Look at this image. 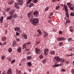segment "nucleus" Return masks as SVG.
Returning <instances> with one entry per match:
<instances>
[{
  "instance_id": "obj_32",
  "label": "nucleus",
  "mask_w": 74,
  "mask_h": 74,
  "mask_svg": "<svg viewBox=\"0 0 74 74\" xmlns=\"http://www.w3.org/2000/svg\"><path fill=\"white\" fill-rule=\"evenodd\" d=\"M31 13H30V12L28 13V14H27L29 18H30V17H31Z\"/></svg>"
},
{
  "instance_id": "obj_14",
  "label": "nucleus",
  "mask_w": 74,
  "mask_h": 74,
  "mask_svg": "<svg viewBox=\"0 0 74 74\" xmlns=\"http://www.w3.org/2000/svg\"><path fill=\"white\" fill-rule=\"evenodd\" d=\"M21 51H22V47H20L17 49V51L19 53H21Z\"/></svg>"
},
{
  "instance_id": "obj_18",
  "label": "nucleus",
  "mask_w": 74,
  "mask_h": 74,
  "mask_svg": "<svg viewBox=\"0 0 74 74\" xmlns=\"http://www.w3.org/2000/svg\"><path fill=\"white\" fill-rule=\"evenodd\" d=\"M37 32H38V33H39L40 36H41V35H42V32H41V30L40 29L37 30Z\"/></svg>"
},
{
  "instance_id": "obj_6",
  "label": "nucleus",
  "mask_w": 74,
  "mask_h": 74,
  "mask_svg": "<svg viewBox=\"0 0 74 74\" xmlns=\"http://www.w3.org/2000/svg\"><path fill=\"white\" fill-rule=\"evenodd\" d=\"M42 32L43 33H45V34H44V35L43 36V37H47L48 36L49 34L48 32L45 31H42Z\"/></svg>"
},
{
  "instance_id": "obj_13",
  "label": "nucleus",
  "mask_w": 74,
  "mask_h": 74,
  "mask_svg": "<svg viewBox=\"0 0 74 74\" xmlns=\"http://www.w3.org/2000/svg\"><path fill=\"white\" fill-rule=\"evenodd\" d=\"M12 18H13V16H12V15H10V16L7 17L6 19H7V20H11V19H12Z\"/></svg>"
},
{
  "instance_id": "obj_43",
  "label": "nucleus",
  "mask_w": 74,
  "mask_h": 74,
  "mask_svg": "<svg viewBox=\"0 0 74 74\" xmlns=\"http://www.w3.org/2000/svg\"><path fill=\"white\" fill-rule=\"evenodd\" d=\"M31 1H32V0H28L27 2V3L29 4V3H31Z\"/></svg>"
},
{
  "instance_id": "obj_44",
  "label": "nucleus",
  "mask_w": 74,
  "mask_h": 74,
  "mask_svg": "<svg viewBox=\"0 0 74 74\" xmlns=\"http://www.w3.org/2000/svg\"><path fill=\"white\" fill-rule=\"evenodd\" d=\"M65 62L66 64H69V63H70V62L69 61H65Z\"/></svg>"
},
{
  "instance_id": "obj_55",
  "label": "nucleus",
  "mask_w": 74,
  "mask_h": 74,
  "mask_svg": "<svg viewBox=\"0 0 74 74\" xmlns=\"http://www.w3.org/2000/svg\"><path fill=\"white\" fill-rule=\"evenodd\" d=\"M71 72L73 73V74H74V69H72L71 70Z\"/></svg>"
},
{
  "instance_id": "obj_3",
  "label": "nucleus",
  "mask_w": 74,
  "mask_h": 74,
  "mask_svg": "<svg viewBox=\"0 0 74 74\" xmlns=\"http://www.w3.org/2000/svg\"><path fill=\"white\" fill-rule=\"evenodd\" d=\"M33 15L34 16V17H38L39 15L38 12L37 11H35L34 12Z\"/></svg>"
},
{
  "instance_id": "obj_39",
  "label": "nucleus",
  "mask_w": 74,
  "mask_h": 74,
  "mask_svg": "<svg viewBox=\"0 0 74 74\" xmlns=\"http://www.w3.org/2000/svg\"><path fill=\"white\" fill-rule=\"evenodd\" d=\"M33 1L34 3H37V2H38V0H33Z\"/></svg>"
},
{
  "instance_id": "obj_51",
  "label": "nucleus",
  "mask_w": 74,
  "mask_h": 74,
  "mask_svg": "<svg viewBox=\"0 0 74 74\" xmlns=\"http://www.w3.org/2000/svg\"><path fill=\"white\" fill-rule=\"evenodd\" d=\"M71 4V3H70V2L68 3H67V5H70V4Z\"/></svg>"
},
{
  "instance_id": "obj_27",
  "label": "nucleus",
  "mask_w": 74,
  "mask_h": 74,
  "mask_svg": "<svg viewBox=\"0 0 74 74\" xmlns=\"http://www.w3.org/2000/svg\"><path fill=\"white\" fill-rule=\"evenodd\" d=\"M28 66H31L32 65V63L30 62H29L27 63Z\"/></svg>"
},
{
  "instance_id": "obj_4",
  "label": "nucleus",
  "mask_w": 74,
  "mask_h": 74,
  "mask_svg": "<svg viewBox=\"0 0 74 74\" xmlns=\"http://www.w3.org/2000/svg\"><path fill=\"white\" fill-rule=\"evenodd\" d=\"M35 50L36 53V54H39L40 53H41V50H40V49H38L37 48H36L35 49Z\"/></svg>"
},
{
  "instance_id": "obj_40",
  "label": "nucleus",
  "mask_w": 74,
  "mask_h": 74,
  "mask_svg": "<svg viewBox=\"0 0 74 74\" xmlns=\"http://www.w3.org/2000/svg\"><path fill=\"white\" fill-rule=\"evenodd\" d=\"M49 9V7H47L45 9V10L46 11H47Z\"/></svg>"
},
{
  "instance_id": "obj_23",
  "label": "nucleus",
  "mask_w": 74,
  "mask_h": 74,
  "mask_svg": "<svg viewBox=\"0 0 74 74\" xmlns=\"http://www.w3.org/2000/svg\"><path fill=\"white\" fill-rule=\"evenodd\" d=\"M14 12H15V11H14V10H12V11H10V12L9 13V14H10L11 15H12V14H14Z\"/></svg>"
},
{
  "instance_id": "obj_22",
  "label": "nucleus",
  "mask_w": 74,
  "mask_h": 74,
  "mask_svg": "<svg viewBox=\"0 0 74 74\" xmlns=\"http://www.w3.org/2000/svg\"><path fill=\"white\" fill-rule=\"evenodd\" d=\"M3 19H4V17H3V16H2L1 17L0 19V21L1 23H2V22H3Z\"/></svg>"
},
{
  "instance_id": "obj_8",
  "label": "nucleus",
  "mask_w": 74,
  "mask_h": 74,
  "mask_svg": "<svg viewBox=\"0 0 74 74\" xmlns=\"http://www.w3.org/2000/svg\"><path fill=\"white\" fill-rule=\"evenodd\" d=\"M48 49H45L44 51V53L45 55L47 56L48 55Z\"/></svg>"
},
{
  "instance_id": "obj_25",
  "label": "nucleus",
  "mask_w": 74,
  "mask_h": 74,
  "mask_svg": "<svg viewBox=\"0 0 74 74\" xmlns=\"http://www.w3.org/2000/svg\"><path fill=\"white\" fill-rule=\"evenodd\" d=\"M50 53L51 54V55H55V52L53 51H51Z\"/></svg>"
},
{
  "instance_id": "obj_21",
  "label": "nucleus",
  "mask_w": 74,
  "mask_h": 74,
  "mask_svg": "<svg viewBox=\"0 0 74 74\" xmlns=\"http://www.w3.org/2000/svg\"><path fill=\"white\" fill-rule=\"evenodd\" d=\"M17 73L16 74H21V70H17L16 71Z\"/></svg>"
},
{
  "instance_id": "obj_46",
  "label": "nucleus",
  "mask_w": 74,
  "mask_h": 74,
  "mask_svg": "<svg viewBox=\"0 0 74 74\" xmlns=\"http://www.w3.org/2000/svg\"><path fill=\"white\" fill-rule=\"evenodd\" d=\"M66 22L67 23H70V20L67 19V20H66Z\"/></svg>"
},
{
  "instance_id": "obj_10",
  "label": "nucleus",
  "mask_w": 74,
  "mask_h": 74,
  "mask_svg": "<svg viewBox=\"0 0 74 74\" xmlns=\"http://www.w3.org/2000/svg\"><path fill=\"white\" fill-rule=\"evenodd\" d=\"M13 44H12V47H15L16 45H18V44L15 41H14L13 42Z\"/></svg>"
},
{
  "instance_id": "obj_37",
  "label": "nucleus",
  "mask_w": 74,
  "mask_h": 74,
  "mask_svg": "<svg viewBox=\"0 0 74 74\" xmlns=\"http://www.w3.org/2000/svg\"><path fill=\"white\" fill-rule=\"evenodd\" d=\"M63 44V43L62 42H61L59 44V46H60V47L62 46Z\"/></svg>"
},
{
  "instance_id": "obj_59",
  "label": "nucleus",
  "mask_w": 74,
  "mask_h": 74,
  "mask_svg": "<svg viewBox=\"0 0 74 74\" xmlns=\"http://www.w3.org/2000/svg\"><path fill=\"white\" fill-rule=\"evenodd\" d=\"M46 74H49V71H48L46 72Z\"/></svg>"
},
{
  "instance_id": "obj_45",
  "label": "nucleus",
  "mask_w": 74,
  "mask_h": 74,
  "mask_svg": "<svg viewBox=\"0 0 74 74\" xmlns=\"http://www.w3.org/2000/svg\"><path fill=\"white\" fill-rule=\"evenodd\" d=\"M66 16L67 17H69V14H68V12H66Z\"/></svg>"
},
{
  "instance_id": "obj_29",
  "label": "nucleus",
  "mask_w": 74,
  "mask_h": 74,
  "mask_svg": "<svg viewBox=\"0 0 74 74\" xmlns=\"http://www.w3.org/2000/svg\"><path fill=\"white\" fill-rule=\"evenodd\" d=\"M27 59L30 60V59H32V57L31 56H28L27 57Z\"/></svg>"
},
{
  "instance_id": "obj_42",
  "label": "nucleus",
  "mask_w": 74,
  "mask_h": 74,
  "mask_svg": "<svg viewBox=\"0 0 74 74\" xmlns=\"http://www.w3.org/2000/svg\"><path fill=\"white\" fill-rule=\"evenodd\" d=\"M16 36H19V33L18 32V31H17L16 33Z\"/></svg>"
},
{
  "instance_id": "obj_48",
  "label": "nucleus",
  "mask_w": 74,
  "mask_h": 74,
  "mask_svg": "<svg viewBox=\"0 0 74 74\" xmlns=\"http://www.w3.org/2000/svg\"><path fill=\"white\" fill-rule=\"evenodd\" d=\"M24 51H29V49H25Z\"/></svg>"
},
{
  "instance_id": "obj_15",
  "label": "nucleus",
  "mask_w": 74,
  "mask_h": 74,
  "mask_svg": "<svg viewBox=\"0 0 74 74\" xmlns=\"http://www.w3.org/2000/svg\"><path fill=\"white\" fill-rule=\"evenodd\" d=\"M1 40L2 41H6L7 40V38L5 36H3L1 37Z\"/></svg>"
},
{
  "instance_id": "obj_57",
  "label": "nucleus",
  "mask_w": 74,
  "mask_h": 74,
  "mask_svg": "<svg viewBox=\"0 0 74 74\" xmlns=\"http://www.w3.org/2000/svg\"><path fill=\"white\" fill-rule=\"evenodd\" d=\"M50 15H51V16H52V15H53V13L51 12L50 14Z\"/></svg>"
},
{
  "instance_id": "obj_49",
  "label": "nucleus",
  "mask_w": 74,
  "mask_h": 74,
  "mask_svg": "<svg viewBox=\"0 0 74 74\" xmlns=\"http://www.w3.org/2000/svg\"><path fill=\"white\" fill-rule=\"evenodd\" d=\"M70 15L71 16H74V14L73 13H71Z\"/></svg>"
},
{
  "instance_id": "obj_47",
  "label": "nucleus",
  "mask_w": 74,
  "mask_h": 74,
  "mask_svg": "<svg viewBox=\"0 0 74 74\" xmlns=\"http://www.w3.org/2000/svg\"><path fill=\"white\" fill-rule=\"evenodd\" d=\"M10 8L7 9V11H8V12H9V11H10Z\"/></svg>"
},
{
  "instance_id": "obj_60",
  "label": "nucleus",
  "mask_w": 74,
  "mask_h": 74,
  "mask_svg": "<svg viewBox=\"0 0 74 74\" xmlns=\"http://www.w3.org/2000/svg\"><path fill=\"white\" fill-rule=\"evenodd\" d=\"M70 31L71 32H73V29H70Z\"/></svg>"
},
{
  "instance_id": "obj_64",
  "label": "nucleus",
  "mask_w": 74,
  "mask_h": 74,
  "mask_svg": "<svg viewBox=\"0 0 74 74\" xmlns=\"http://www.w3.org/2000/svg\"><path fill=\"white\" fill-rule=\"evenodd\" d=\"M72 6H73V4H71L69 6V7H71Z\"/></svg>"
},
{
  "instance_id": "obj_31",
  "label": "nucleus",
  "mask_w": 74,
  "mask_h": 74,
  "mask_svg": "<svg viewBox=\"0 0 74 74\" xmlns=\"http://www.w3.org/2000/svg\"><path fill=\"white\" fill-rule=\"evenodd\" d=\"M9 52L11 53L12 52V49L11 48H9L8 50Z\"/></svg>"
},
{
  "instance_id": "obj_54",
  "label": "nucleus",
  "mask_w": 74,
  "mask_h": 74,
  "mask_svg": "<svg viewBox=\"0 0 74 74\" xmlns=\"http://www.w3.org/2000/svg\"><path fill=\"white\" fill-rule=\"evenodd\" d=\"M68 56H73V54L68 55Z\"/></svg>"
},
{
  "instance_id": "obj_20",
  "label": "nucleus",
  "mask_w": 74,
  "mask_h": 74,
  "mask_svg": "<svg viewBox=\"0 0 74 74\" xmlns=\"http://www.w3.org/2000/svg\"><path fill=\"white\" fill-rule=\"evenodd\" d=\"M59 64H57L55 63L54 65L53 66V67H59Z\"/></svg>"
},
{
  "instance_id": "obj_52",
  "label": "nucleus",
  "mask_w": 74,
  "mask_h": 74,
  "mask_svg": "<svg viewBox=\"0 0 74 74\" xmlns=\"http://www.w3.org/2000/svg\"><path fill=\"white\" fill-rule=\"evenodd\" d=\"M16 41H17V42H19V41H20V39L19 38H17L16 39Z\"/></svg>"
},
{
  "instance_id": "obj_36",
  "label": "nucleus",
  "mask_w": 74,
  "mask_h": 74,
  "mask_svg": "<svg viewBox=\"0 0 74 74\" xmlns=\"http://www.w3.org/2000/svg\"><path fill=\"white\" fill-rule=\"evenodd\" d=\"M15 60L14 59L11 62V64H13L14 63H15Z\"/></svg>"
},
{
  "instance_id": "obj_11",
  "label": "nucleus",
  "mask_w": 74,
  "mask_h": 74,
  "mask_svg": "<svg viewBox=\"0 0 74 74\" xmlns=\"http://www.w3.org/2000/svg\"><path fill=\"white\" fill-rule=\"evenodd\" d=\"M7 74H12V71H11V69H10L7 72Z\"/></svg>"
},
{
  "instance_id": "obj_62",
  "label": "nucleus",
  "mask_w": 74,
  "mask_h": 74,
  "mask_svg": "<svg viewBox=\"0 0 74 74\" xmlns=\"http://www.w3.org/2000/svg\"><path fill=\"white\" fill-rule=\"evenodd\" d=\"M40 42L38 41L37 43V44H40Z\"/></svg>"
},
{
  "instance_id": "obj_12",
  "label": "nucleus",
  "mask_w": 74,
  "mask_h": 74,
  "mask_svg": "<svg viewBox=\"0 0 74 74\" xmlns=\"http://www.w3.org/2000/svg\"><path fill=\"white\" fill-rule=\"evenodd\" d=\"M14 7L16 8L17 9H19V6H18V3H14Z\"/></svg>"
},
{
  "instance_id": "obj_41",
  "label": "nucleus",
  "mask_w": 74,
  "mask_h": 74,
  "mask_svg": "<svg viewBox=\"0 0 74 74\" xmlns=\"http://www.w3.org/2000/svg\"><path fill=\"white\" fill-rule=\"evenodd\" d=\"M7 60H9V61L10 62V61H11V59L10 58H7Z\"/></svg>"
},
{
  "instance_id": "obj_24",
  "label": "nucleus",
  "mask_w": 74,
  "mask_h": 74,
  "mask_svg": "<svg viewBox=\"0 0 74 74\" xmlns=\"http://www.w3.org/2000/svg\"><path fill=\"white\" fill-rule=\"evenodd\" d=\"M46 61L47 60L46 59H44L42 60V62L44 64H45V63Z\"/></svg>"
},
{
  "instance_id": "obj_28",
  "label": "nucleus",
  "mask_w": 74,
  "mask_h": 74,
  "mask_svg": "<svg viewBox=\"0 0 74 74\" xmlns=\"http://www.w3.org/2000/svg\"><path fill=\"white\" fill-rule=\"evenodd\" d=\"M34 5V4H33V3H30V4H29V8H31V7H32V6H33Z\"/></svg>"
},
{
  "instance_id": "obj_33",
  "label": "nucleus",
  "mask_w": 74,
  "mask_h": 74,
  "mask_svg": "<svg viewBox=\"0 0 74 74\" xmlns=\"http://www.w3.org/2000/svg\"><path fill=\"white\" fill-rule=\"evenodd\" d=\"M69 8H70V10H74V8L73 7H70V6H69Z\"/></svg>"
},
{
  "instance_id": "obj_16",
  "label": "nucleus",
  "mask_w": 74,
  "mask_h": 74,
  "mask_svg": "<svg viewBox=\"0 0 74 74\" xmlns=\"http://www.w3.org/2000/svg\"><path fill=\"white\" fill-rule=\"evenodd\" d=\"M15 31H20V28L19 27H15L14 28Z\"/></svg>"
},
{
  "instance_id": "obj_34",
  "label": "nucleus",
  "mask_w": 74,
  "mask_h": 74,
  "mask_svg": "<svg viewBox=\"0 0 74 74\" xmlns=\"http://www.w3.org/2000/svg\"><path fill=\"white\" fill-rule=\"evenodd\" d=\"M39 58L40 59H43L44 58V56H43L41 55L39 56Z\"/></svg>"
},
{
  "instance_id": "obj_1",
  "label": "nucleus",
  "mask_w": 74,
  "mask_h": 74,
  "mask_svg": "<svg viewBox=\"0 0 74 74\" xmlns=\"http://www.w3.org/2000/svg\"><path fill=\"white\" fill-rule=\"evenodd\" d=\"M30 21L32 23L34 26H36L37 23H38L39 21L38 18H34L33 16L31 15V17Z\"/></svg>"
},
{
  "instance_id": "obj_9",
  "label": "nucleus",
  "mask_w": 74,
  "mask_h": 74,
  "mask_svg": "<svg viewBox=\"0 0 74 74\" xmlns=\"http://www.w3.org/2000/svg\"><path fill=\"white\" fill-rule=\"evenodd\" d=\"M58 40V41H61L62 40H65V39L64 38H62L61 37L58 38H57Z\"/></svg>"
},
{
  "instance_id": "obj_7",
  "label": "nucleus",
  "mask_w": 74,
  "mask_h": 74,
  "mask_svg": "<svg viewBox=\"0 0 74 74\" xmlns=\"http://www.w3.org/2000/svg\"><path fill=\"white\" fill-rule=\"evenodd\" d=\"M23 0H18V5H23Z\"/></svg>"
},
{
  "instance_id": "obj_58",
  "label": "nucleus",
  "mask_w": 74,
  "mask_h": 74,
  "mask_svg": "<svg viewBox=\"0 0 74 74\" xmlns=\"http://www.w3.org/2000/svg\"><path fill=\"white\" fill-rule=\"evenodd\" d=\"M61 71H65V69H61Z\"/></svg>"
},
{
  "instance_id": "obj_35",
  "label": "nucleus",
  "mask_w": 74,
  "mask_h": 74,
  "mask_svg": "<svg viewBox=\"0 0 74 74\" xmlns=\"http://www.w3.org/2000/svg\"><path fill=\"white\" fill-rule=\"evenodd\" d=\"M72 38H69L68 39V41L69 42L70 41H72Z\"/></svg>"
},
{
  "instance_id": "obj_38",
  "label": "nucleus",
  "mask_w": 74,
  "mask_h": 74,
  "mask_svg": "<svg viewBox=\"0 0 74 74\" xmlns=\"http://www.w3.org/2000/svg\"><path fill=\"white\" fill-rule=\"evenodd\" d=\"M5 58V56H2L1 57V59H2V60H4Z\"/></svg>"
},
{
  "instance_id": "obj_61",
  "label": "nucleus",
  "mask_w": 74,
  "mask_h": 74,
  "mask_svg": "<svg viewBox=\"0 0 74 74\" xmlns=\"http://www.w3.org/2000/svg\"><path fill=\"white\" fill-rule=\"evenodd\" d=\"M6 44H7V42H6V41L4 43V45H6Z\"/></svg>"
},
{
  "instance_id": "obj_56",
  "label": "nucleus",
  "mask_w": 74,
  "mask_h": 74,
  "mask_svg": "<svg viewBox=\"0 0 74 74\" xmlns=\"http://www.w3.org/2000/svg\"><path fill=\"white\" fill-rule=\"evenodd\" d=\"M59 33L60 34H62V32L61 31H60L59 32Z\"/></svg>"
},
{
  "instance_id": "obj_19",
  "label": "nucleus",
  "mask_w": 74,
  "mask_h": 74,
  "mask_svg": "<svg viewBox=\"0 0 74 74\" xmlns=\"http://www.w3.org/2000/svg\"><path fill=\"white\" fill-rule=\"evenodd\" d=\"M64 9L66 12H68V9H67V6L66 5L64 6Z\"/></svg>"
},
{
  "instance_id": "obj_2",
  "label": "nucleus",
  "mask_w": 74,
  "mask_h": 74,
  "mask_svg": "<svg viewBox=\"0 0 74 74\" xmlns=\"http://www.w3.org/2000/svg\"><path fill=\"white\" fill-rule=\"evenodd\" d=\"M54 59L55 60H56L58 62H62V63H63L64 62V60L63 59L60 58L59 57L56 56L55 57Z\"/></svg>"
},
{
  "instance_id": "obj_50",
  "label": "nucleus",
  "mask_w": 74,
  "mask_h": 74,
  "mask_svg": "<svg viewBox=\"0 0 74 74\" xmlns=\"http://www.w3.org/2000/svg\"><path fill=\"white\" fill-rule=\"evenodd\" d=\"M59 7H60L59 6H57L56 7V10H58V8H59Z\"/></svg>"
},
{
  "instance_id": "obj_63",
  "label": "nucleus",
  "mask_w": 74,
  "mask_h": 74,
  "mask_svg": "<svg viewBox=\"0 0 74 74\" xmlns=\"http://www.w3.org/2000/svg\"><path fill=\"white\" fill-rule=\"evenodd\" d=\"M48 22H49V23H51V20H49L48 21Z\"/></svg>"
},
{
  "instance_id": "obj_17",
  "label": "nucleus",
  "mask_w": 74,
  "mask_h": 74,
  "mask_svg": "<svg viewBox=\"0 0 74 74\" xmlns=\"http://www.w3.org/2000/svg\"><path fill=\"white\" fill-rule=\"evenodd\" d=\"M23 36L24 39H27V36L26 34H23Z\"/></svg>"
},
{
  "instance_id": "obj_26",
  "label": "nucleus",
  "mask_w": 74,
  "mask_h": 74,
  "mask_svg": "<svg viewBox=\"0 0 74 74\" xmlns=\"http://www.w3.org/2000/svg\"><path fill=\"white\" fill-rule=\"evenodd\" d=\"M13 17L14 19L18 17V15L16 14H14L13 15Z\"/></svg>"
},
{
  "instance_id": "obj_5",
  "label": "nucleus",
  "mask_w": 74,
  "mask_h": 74,
  "mask_svg": "<svg viewBox=\"0 0 74 74\" xmlns=\"http://www.w3.org/2000/svg\"><path fill=\"white\" fill-rule=\"evenodd\" d=\"M31 43V42H29L27 43H24L23 46V49H24L25 48V47H26L27 46V45H30V44Z\"/></svg>"
},
{
  "instance_id": "obj_30",
  "label": "nucleus",
  "mask_w": 74,
  "mask_h": 74,
  "mask_svg": "<svg viewBox=\"0 0 74 74\" xmlns=\"http://www.w3.org/2000/svg\"><path fill=\"white\" fill-rule=\"evenodd\" d=\"M14 3V1H12L9 3L8 4H10V5H11V4H12Z\"/></svg>"
},
{
  "instance_id": "obj_53",
  "label": "nucleus",
  "mask_w": 74,
  "mask_h": 74,
  "mask_svg": "<svg viewBox=\"0 0 74 74\" xmlns=\"http://www.w3.org/2000/svg\"><path fill=\"white\" fill-rule=\"evenodd\" d=\"M31 52L30 51H28V53H27V55H30V54H31Z\"/></svg>"
}]
</instances>
